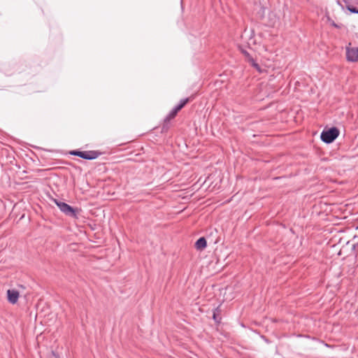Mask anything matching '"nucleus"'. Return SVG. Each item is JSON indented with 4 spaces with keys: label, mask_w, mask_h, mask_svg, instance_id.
I'll use <instances>...</instances> for the list:
<instances>
[{
    "label": "nucleus",
    "mask_w": 358,
    "mask_h": 358,
    "mask_svg": "<svg viewBox=\"0 0 358 358\" xmlns=\"http://www.w3.org/2000/svg\"><path fill=\"white\" fill-rule=\"evenodd\" d=\"M189 101V99H185L182 101H181L180 103L176 106V110H180L185 105L186 103Z\"/></svg>",
    "instance_id": "8"
},
{
    "label": "nucleus",
    "mask_w": 358,
    "mask_h": 358,
    "mask_svg": "<svg viewBox=\"0 0 358 358\" xmlns=\"http://www.w3.org/2000/svg\"><path fill=\"white\" fill-rule=\"evenodd\" d=\"M71 154L85 159H93L98 157V154L94 151H73Z\"/></svg>",
    "instance_id": "3"
},
{
    "label": "nucleus",
    "mask_w": 358,
    "mask_h": 358,
    "mask_svg": "<svg viewBox=\"0 0 358 358\" xmlns=\"http://www.w3.org/2000/svg\"><path fill=\"white\" fill-rule=\"evenodd\" d=\"M339 131L336 127H332L328 130H324L321 134V139L327 143L333 142L338 136Z\"/></svg>",
    "instance_id": "1"
},
{
    "label": "nucleus",
    "mask_w": 358,
    "mask_h": 358,
    "mask_svg": "<svg viewBox=\"0 0 358 358\" xmlns=\"http://www.w3.org/2000/svg\"><path fill=\"white\" fill-rule=\"evenodd\" d=\"M213 318H214V320H216V315H215V313H214V315H213Z\"/></svg>",
    "instance_id": "12"
},
{
    "label": "nucleus",
    "mask_w": 358,
    "mask_h": 358,
    "mask_svg": "<svg viewBox=\"0 0 358 358\" xmlns=\"http://www.w3.org/2000/svg\"><path fill=\"white\" fill-rule=\"evenodd\" d=\"M55 203L59 207L60 210L62 212H63L64 213H65L66 215H69V216H71L73 217H76V209H74L73 208H72L71 206L68 205L67 203L62 202V201H59L57 200H55Z\"/></svg>",
    "instance_id": "2"
},
{
    "label": "nucleus",
    "mask_w": 358,
    "mask_h": 358,
    "mask_svg": "<svg viewBox=\"0 0 358 358\" xmlns=\"http://www.w3.org/2000/svg\"><path fill=\"white\" fill-rule=\"evenodd\" d=\"M346 57L349 62H358V48H347Z\"/></svg>",
    "instance_id": "4"
},
{
    "label": "nucleus",
    "mask_w": 358,
    "mask_h": 358,
    "mask_svg": "<svg viewBox=\"0 0 358 358\" xmlns=\"http://www.w3.org/2000/svg\"><path fill=\"white\" fill-rule=\"evenodd\" d=\"M54 357H55V358H58V356L56 355L55 353L52 354Z\"/></svg>",
    "instance_id": "11"
},
{
    "label": "nucleus",
    "mask_w": 358,
    "mask_h": 358,
    "mask_svg": "<svg viewBox=\"0 0 358 358\" xmlns=\"http://www.w3.org/2000/svg\"><path fill=\"white\" fill-rule=\"evenodd\" d=\"M179 110H176V107L170 113L169 116L167 117V119H172L173 118L176 114L178 113Z\"/></svg>",
    "instance_id": "9"
},
{
    "label": "nucleus",
    "mask_w": 358,
    "mask_h": 358,
    "mask_svg": "<svg viewBox=\"0 0 358 358\" xmlns=\"http://www.w3.org/2000/svg\"><path fill=\"white\" fill-rule=\"evenodd\" d=\"M248 62H250L252 66L255 67L259 72L262 71L259 64L256 63L252 57L248 58Z\"/></svg>",
    "instance_id": "7"
},
{
    "label": "nucleus",
    "mask_w": 358,
    "mask_h": 358,
    "mask_svg": "<svg viewBox=\"0 0 358 358\" xmlns=\"http://www.w3.org/2000/svg\"><path fill=\"white\" fill-rule=\"evenodd\" d=\"M348 10L351 12V13H357L358 14V9L355 8H350L349 7L348 8Z\"/></svg>",
    "instance_id": "10"
},
{
    "label": "nucleus",
    "mask_w": 358,
    "mask_h": 358,
    "mask_svg": "<svg viewBox=\"0 0 358 358\" xmlns=\"http://www.w3.org/2000/svg\"><path fill=\"white\" fill-rule=\"evenodd\" d=\"M195 246L197 250H203L206 247V240L205 239V238L201 237L199 238L195 243Z\"/></svg>",
    "instance_id": "6"
},
{
    "label": "nucleus",
    "mask_w": 358,
    "mask_h": 358,
    "mask_svg": "<svg viewBox=\"0 0 358 358\" xmlns=\"http://www.w3.org/2000/svg\"><path fill=\"white\" fill-rule=\"evenodd\" d=\"M19 296V292L15 289H8L7 291L8 301L12 304L17 303Z\"/></svg>",
    "instance_id": "5"
}]
</instances>
